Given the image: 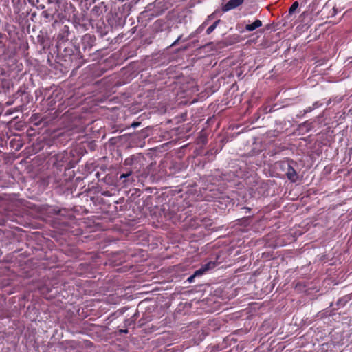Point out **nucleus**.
Instances as JSON below:
<instances>
[{
	"label": "nucleus",
	"mask_w": 352,
	"mask_h": 352,
	"mask_svg": "<svg viewBox=\"0 0 352 352\" xmlns=\"http://www.w3.org/2000/svg\"><path fill=\"white\" fill-rule=\"evenodd\" d=\"M145 162V157L140 154L133 155L124 160V165L130 166V170H133V174H136L138 178H146L151 172L143 170Z\"/></svg>",
	"instance_id": "1"
},
{
	"label": "nucleus",
	"mask_w": 352,
	"mask_h": 352,
	"mask_svg": "<svg viewBox=\"0 0 352 352\" xmlns=\"http://www.w3.org/2000/svg\"><path fill=\"white\" fill-rule=\"evenodd\" d=\"M276 166L284 172L287 178L292 182H296L298 179V175L294 168L296 162L292 160H287L276 162Z\"/></svg>",
	"instance_id": "2"
},
{
	"label": "nucleus",
	"mask_w": 352,
	"mask_h": 352,
	"mask_svg": "<svg viewBox=\"0 0 352 352\" xmlns=\"http://www.w3.org/2000/svg\"><path fill=\"white\" fill-rule=\"evenodd\" d=\"M244 0H230L222 6V10L224 12L235 9L242 5Z\"/></svg>",
	"instance_id": "3"
},
{
	"label": "nucleus",
	"mask_w": 352,
	"mask_h": 352,
	"mask_svg": "<svg viewBox=\"0 0 352 352\" xmlns=\"http://www.w3.org/2000/svg\"><path fill=\"white\" fill-rule=\"evenodd\" d=\"M262 25H263L262 21L259 19H256L252 23L247 24L245 25V30H247L248 32H252V31H254V30H256V28L261 27Z\"/></svg>",
	"instance_id": "4"
},
{
	"label": "nucleus",
	"mask_w": 352,
	"mask_h": 352,
	"mask_svg": "<svg viewBox=\"0 0 352 352\" xmlns=\"http://www.w3.org/2000/svg\"><path fill=\"white\" fill-rule=\"evenodd\" d=\"M205 23H204L201 25H200L195 32L191 33L189 36L184 40V41H187L190 38H193L196 34L201 33L204 28Z\"/></svg>",
	"instance_id": "5"
},
{
	"label": "nucleus",
	"mask_w": 352,
	"mask_h": 352,
	"mask_svg": "<svg viewBox=\"0 0 352 352\" xmlns=\"http://www.w3.org/2000/svg\"><path fill=\"white\" fill-rule=\"evenodd\" d=\"M206 272H208L217 266V263L215 261H209L207 263H205L201 265Z\"/></svg>",
	"instance_id": "6"
},
{
	"label": "nucleus",
	"mask_w": 352,
	"mask_h": 352,
	"mask_svg": "<svg viewBox=\"0 0 352 352\" xmlns=\"http://www.w3.org/2000/svg\"><path fill=\"white\" fill-rule=\"evenodd\" d=\"M220 22V20L216 21L212 25H211L210 27H208L206 30V34H210L214 29L217 28V24Z\"/></svg>",
	"instance_id": "7"
},
{
	"label": "nucleus",
	"mask_w": 352,
	"mask_h": 352,
	"mask_svg": "<svg viewBox=\"0 0 352 352\" xmlns=\"http://www.w3.org/2000/svg\"><path fill=\"white\" fill-rule=\"evenodd\" d=\"M82 41L84 43L87 42L89 44L91 45V43L94 41V39L90 34H87L83 36Z\"/></svg>",
	"instance_id": "8"
},
{
	"label": "nucleus",
	"mask_w": 352,
	"mask_h": 352,
	"mask_svg": "<svg viewBox=\"0 0 352 352\" xmlns=\"http://www.w3.org/2000/svg\"><path fill=\"white\" fill-rule=\"evenodd\" d=\"M298 6H299V3L298 1L294 2L293 4L292 5V6L289 9V14L290 15H292L296 11V10L298 8Z\"/></svg>",
	"instance_id": "9"
},
{
	"label": "nucleus",
	"mask_w": 352,
	"mask_h": 352,
	"mask_svg": "<svg viewBox=\"0 0 352 352\" xmlns=\"http://www.w3.org/2000/svg\"><path fill=\"white\" fill-rule=\"evenodd\" d=\"M206 272L205 271V270L204 269V267L201 266L199 269L197 270L195 272H194V274L195 276L197 277V276H201L203 275L204 274H205Z\"/></svg>",
	"instance_id": "10"
},
{
	"label": "nucleus",
	"mask_w": 352,
	"mask_h": 352,
	"mask_svg": "<svg viewBox=\"0 0 352 352\" xmlns=\"http://www.w3.org/2000/svg\"><path fill=\"white\" fill-rule=\"evenodd\" d=\"M156 165V163L155 162H152L146 168H143V170H149L151 172L150 174L151 175H154V172L153 170V168Z\"/></svg>",
	"instance_id": "11"
},
{
	"label": "nucleus",
	"mask_w": 352,
	"mask_h": 352,
	"mask_svg": "<svg viewBox=\"0 0 352 352\" xmlns=\"http://www.w3.org/2000/svg\"><path fill=\"white\" fill-rule=\"evenodd\" d=\"M314 109L311 108V106H309L307 107L305 109H304L302 111H300V114L302 116H303L306 113L311 112Z\"/></svg>",
	"instance_id": "12"
},
{
	"label": "nucleus",
	"mask_w": 352,
	"mask_h": 352,
	"mask_svg": "<svg viewBox=\"0 0 352 352\" xmlns=\"http://www.w3.org/2000/svg\"><path fill=\"white\" fill-rule=\"evenodd\" d=\"M133 174V170H129L128 171L127 173H123L120 175V179H124V178H127L129 177L130 175H131Z\"/></svg>",
	"instance_id": "13"
},
{
	"label": "nucleus",
	"mask_w": 352,
	"mask_h": 352,
	"mask_svg": "<svg viewBox=\"0 0 352 352\" xmlns=\"http://www.w3.org/2000/svg\"><path fill=\"white\" fill-rule=\"evenodd\" d=\"M321 105H322V104H321V103H320L318 101H317V102H315L312 104L311 108L314 110V109H317V108L320 107Z\"/></svg>",
	"instance_id": "14"
},
{
	"label": "nucleus",
	"mask_w": 352,
	"mask_h": 352,
	"mask_svg": "<svg viewBox=\"0 0 352 352\" xmlns=\"http://www.w3.org/2000/svg\"><path fill=\"white\" fill-rule=\"evenodd\" d=\"M196 276H195V274H193L192 275H191L190 276H189L187 279V281L188 283H192L194 281V279Z\"/></svg>",
	"instance_id": "15"
},
{
	"label": "nucleus",
	"mask_w": 352,
	"mask_h": 352,
	"mask_svg": "<svg viewBox=\"0 0 352 352\" xmlns=\"http://www.w3.org/2000/svg\"><path fill=\"white\" fill-rule=\"evenodd\" d=\"M182 35H180V36L177 38V39L176 41H175L172 43L171 46H174V45H177V43H179V41H180L182 40Z\"/></svg>",
	"instance_id": "16"
},
{
	"label": "nucleus",
	"mask_w": 352,
	"mask_h": 352,
	"mask_svg": "<svg viewBox=\"0 0 352 352\" xmlns=\"http://www.w3.org/2000/svg\"><path fill=\"white\" fill-rule=\"evenodd\" d=\"M140 125V122H135L131 124V126L133 128H137L138 126H139Z\"/></svg>",
	"instance_id": "17"
},
{
	"label": "nucleus",
	"mask_w": 352,
	"mask_h": 352,
	"mask_svg": "<svg viewBox=\"0 0 352 352\" xmlns=\"http://www.w3.org/2000/svg\"><path fill=\"white\" fill-rule=\"evenodd\" d=\"M121 332L124 333H128V330L127 329L121 330Z\"/></svg>",
	"instance_id": "18"
},
{
	"label": "nucleus",
	"mask_w": 352,
	"mask_h": 352,
	"mask_svg": "<svg viewBox=\"0 0 352 352\" xmlns=\"http://www.w3.org/2000/svg\"><path fill=\"white\" fill-rule=\"evenodd\" d=\"M137 315H138V314H137V313H135V314L133 315V318H135V317L137 316Z\"/></svg>",
	"instance_id": "19"
}]
</instances>
